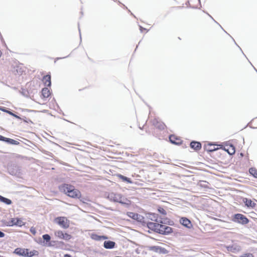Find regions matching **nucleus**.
<instances>
[{
    "label": "nucleus",
    "instance_id": "nucleus-12",
    "mask_svg": "<svg viewBox=\"0 0 257 257\" xmlns=\"http://www.w3.org/2000/svg\"><path fill=\"white\" fill-rule=\"evenodd\" d=\"M14 253L21 256L26 257L27 249L18 247L15 249Z\"/></svg>",
    "mask_w": 257,
    "mask_h": 257
},
{
    "label": "nucleus",
    "instance_id": "nucleus-17",
    "mask_svg": "<svg viewBox=\"0 0 257 257\" xmlns=\"http://www.w3.org/2000/svg\"><path fill=\"white\" fill-rule=\"evenodd\" d=\"M243 201L245 204V205L247 207H251L253 208L256 205V204L254 203L251 199H249L246 198H244L243 199Z\"/></svg>",
    "mask_w": 257,
    "mask_h": 257
},
{
    "label": "nucleus",
    "instance_id": "nucleus-33",
    "mask_svg": "<svg viewBox=\"0 0 257 257\" xmlns=\"http://www.w3.org/2000/svg\"><path fill=\"white\" fill-rule=\"evenodd\" d=\"M158 212L162 215H166L167 214L166 211L162 207H159L158 208Z\"/></svg>",
    "mask_w": 257,
    "mask_h": 257
},
{
    "label": "nucleus",
    "instance_id": "nucleus-39",
    "mask_svg": "<svg viewBox=\"0 0 257 257\" xmlns=\"http://www.w3.org/2000/svg\"><path fill=\"white\" fill-rule=\"evenodd\" d=\"M5 235V234L0 230V238L4 237Z\"/></svg>",
    "mask_w": 257,
    "mask_h": 257
},
{
    "label": "nucleus",
    "instance_id": "nucleus-14",
    "mask_svg": "<svg viewBox=\"0 0 257 257\" xmlns=\"http://www.w3.org/2000/svg\"><path fill=\"white\" fill-rule=\"evenodd\" d=\"M22 225V221L18 218H11L9 222V226L18 225L21 226Z\"/></svg>",
    "mask_w": 257,
    "mask_h": 257
},
{
    "label": "nucleus",
    "instance_id": "nucleus-2",
    "mask_svg": "<svg viewBox=\"0 0 257 257\" xmlns=\"http://www.w3.org/2000/svg\"><path fill=\"white\" fill-rule=\"evenodd\" d=\"M107 198L110 201L118 202L122 205L128 206L130 204V201L119 193H109Z\"/></svg>",
    "mask_w": 257,
    "mask_h": 257
},
{
    "label": "nucleus",
    "instance_id": "nucleus-35",
    "mask_svg": "<svg viewBox=\"0 0 257 257\" xmlns=\"http://www.w3.org/2000/svg\"><path fill=\"white\" fill-rule=\"evenodd\" d=\"M239 257H254V255L251 253H245L240 255Z\"/></svg>",
    "mask_w": 257,
    "mask_h": 257
},
{
    "label": "nucleus",
    "instance_id": "nucleus-21",
    "mask_svg": "<svg viewBox=\"0 0 257 257\" xmlns=\"http://www.w3.org/2000/svg\"><path fill=\"white\" fill-rule=\"evenodd\" d=\"M153 124L158 129L163 130L165 128L166 125L162 122H159L158 120L155 119L153 121Z\"/></svg>",
    "mask_w": 257,
    "mask_h": 257
},
{
    "label": "nucleus",
    "instance_id": "nucleus-18",
    "mask_svg": "<svg viewBox=\"0 0 257 257\" xmlns=\"http://www.w3.org/2000/svg\"><path fill=\"white\" fill-rule=\"evenodd\" d=\"M91 238L96 241H100L101 240L107 239V237L105 235H99L96 233H92L91 234Z\"/></svg>",
    "mask_w": 257,
    "mask_h": 257
},
{
    "label": "nucleus",
    "instance_id": "nucleus-24",
    "mask_svg": "<svg viewBox=\"0 0 257 257\" xmlns=\"http://www.w3.org/2000/svg\"><path fill=\"white\" fill-rule=\"evenodd\" d=\"M116 176L119 179L122 180V181L123 182H126L127 183L129 184L133 183V181H132V180L128 177H126L120 174H117Z\"/></svg>",
    "mask_w": 257,
    "mask_h": 257
},
{
    "label": "nucleus",
    "instance_id": "nucleus-40",
    "mask_svg": "<svg viewBox=\"0 0 257 257\" xmlns=\"http://www.w3.org/2000/svg\"><path fill=\"white\" fill-rule=\"evenodd\" d=\"M139 27H140V31H141V32H143V31L144 30H146V29L144 28H143V27H142L141 26H139Z\"/></svg>",
    "mask_w": 257,
    "mask_h": 257
},
{
    "label": "nucleus",
    "instance_id": "nucleus-32",
    "mask_svg": "<svg viewBox=\"0 0 257 257\" xmlns=\"http://www.w3.org/2000/svg\"><path fill=\"white\" fill-rule=\"evenodd\" d=\"M63 233H64V232L62 231H61V230H58V231H55V235L57 237H59V238H61V239H62V238L63 237H64L63 236Z\"/></svg>",
    "mask_w": 257,
    "mask_h": 257
},
{
    "label": "nucleus",
    "instance_id": "nucleus-30",
    "mask_svg": "<svg viewBox=\"0 0 257 257\" xmlns=\"http://www.w3.org/2000/svg\"><path fill=\"white\" fill-rule=\"evenodd\" d=\"M38 251L34 250L33 251H29V250L27 249V253L26 254V257H32L34 255L37 254Z\"/></svg>",
    "mask_w": 257,
    "mask_h": 257
},
{
    "label": "nucleus",
    "instance_id": "nucleus-13",
    "mask_svg": "<svg viewBox=\"0 0 257 257\" xmlns=\"http://www.w3.org/2000/svg\"><path fill=\"white\" fill-rule=\"evenodd\" d=\"M159 224V222H149L147 223V226L149 229L158 233Z\"/></svg>",
    "mask_w": 257,
    "mask_h": 257
},
{
    "label": "nucleus",
    "instance_id": "nucleus-31",
    "mask_svg": "<svg viewBox=\"0 0 257 257\" xmlns=\"http://www.w3.org/2000/svg\"><path fill=\"white\" fill-rule=\"evenodd\" d=\"M207 184H208V182L205 181H200L199 183H198V185L200 186L201 187L205 188H208L209 187L208 186Z\"/></svg>",
    "mask_w": 257,
    "mask_h": 257
},
{
    "label": "nucleus",
    "instance_id": "nucleus-10",
    "mask_svg": "<svg viewBox=\"0 0 257 257\" xmlns=\"http://www.w3.org/2000/svg\"><path fill=\"white\" fill-rule=\"evenodd\" d=\"M226 249L228 251L233 253L239 252L241 249V247L236 244H233L232 245L227 246Z\"/></svg>",
    "mask_w": 257,
    "mask_h": 257
},
{
    "label": "nucleus",
    "instance_id": "nucleus-8",
    "mask_svg": "<svg viewBox=\"0 0 257 257\" xmlns=\"http://www.w3.org/2000/svg\"><path fill=\"white\" fill-rule=\"evenodd\" d=\"M55 222L63 228H67L69 226V221L65 217H58L55 218Z\"/></svg>",
    "mask_w": 257,
    "mask_h": 257
},
{
    "label": "nucleus",
    "instance_id": "nucleus-25",
    "mask_svg": "<svg viewBox=\"0 0 257 257\" xmlns=\"http://www.w3.org/2000/svg\"><path fill=\"white\" fill-rule=\"evenodd\" d=\"M51 94L49 89L47 87L43 88L42 90V95L43 98H48Z\"/></svg>",
    "mask_w": 257,
    "mask_h": 257
},
{
    "label": "nucleus",
    "instance_id": "nucleus-3",
    "mask_svg": "<svg viewBox=\"0 0 257 257\" xmlns=\"http://www.w3.org/2000/svg\"><path fill=\"white\" fill-rule=\"evenodd\" d=\"M147 217L152 220L160 223L168 224L172 225L173 221L168 218H162L159 216V215L154 213H149L147 214Z\"/></svg>",
    "mask_w": 257,
    "mask_h": 257
},
{
    "label": "nucleus",
    "instance_id": "nucleus-16",
    "mask_svg": "<svg viewBox=\"0 0 257 257\" xmlns=\"http://www.w3.org/2000/svg\"><path fill=\"white\" fill-rule=\"evenodd\" d=\"M190 146L192 149L198 151L201 148V144L199 142L193 141L190 143Z\"/></svg>",
    "mask_w": 257,
    "mask_h": 257
},
{
    "label": "nucleus",
    "instance_id": "nucleus-29",
    "mask_svg": "<svg viewBox=\"0 0 257 257\" xmlns=\"http://www.w3.org/2000/svg\"><path fill=\"white\" fill-rule=\"evenodd\" d=\"M249 173L254 178H257V170L255 168H251L249 169Z\"/></svg>",
    "mask_w": 257,
    "mask_h": 257
},
{
    "label": "nucleus",
    "instance_id": "nucleus-41",
    "mask_svg": "<svg viewBox=\"0 0 257 257\" xmlns=\"http://www.w3.org/2000/svg\"><path fill=\"white\" fill-rule=\"evenodd\" d=\"M5 138L6 137L0 135V141H4V140L5 139Z\"/></svg>",
    "mask_w": 257,
    "mask_h": 257
},
{
    "label": "nucleus",
    "instance_id": "nucleus-23",
    "mask_svg": "<svg viewBox=\"0 0 257 257\" xmlns=\"http://www.w3.org/2000/svg\"><path fill=\"white\" fill-rule=\"evenodd\" d=\"M169 140L170 142L174 145H180L181 144V141L180 139H178L176 138L174 135H171L169 137Z\"/></svg>",
    "mask_w": 257,
    "mask_h": 257
},
{
    "label": "nucleus",
    "instance_id": "nucleus-45",
    "mask_svg": "<svg viewBox=\"0 0 257 257\" xmlns=\"http://www.w3.org/2000/svg\"><path fill=\"white\" fill-rule=\"evenodd\" d=\"M124 6V7L125 8V9H127L126 7H125L124 5H123Z\"/></svg>",
    "mask_w": 257,
    "mask_h": 257
},
{
    "label": "nucleus",
    "instance_id": "nucleus-46",
    "mask_svg": "<svg viewBox=\"0 0 257 257\" xmlns=\"http://www.w3.org/2000/svg\"><path fill=\"white\" fill-rule=\"evenodd\" d=\"M208 15L210 16V17H211L213 19V18L211 17V16L209 15V14Z\"/></svg>",
    "mask_w": 257,
    "mask_h": 257
},
{
    "label": "nucleus",
    "instance_id": "nucleus-7",
    "mask_svg": "<svg viewBox=\"0 0 257 257\" xmlns=\"http://www.w3.org/2000/svg\"><path fill=\"white\" fill-rule=\"evenodd\" d=\"M148 250L159 254H165L169 252V251L165 248L155 245L148 246Z\"/></svg>",
    "mask_w": 257,
    "mask_h": 257
},
{
    "label": "nucleus",
    "instance_id": "nucleus-5",
    "mask_svg": "<svg viewBox=\"0 0 257 257\" xmlns=\"http://www.w3.org/2000/svg\"><path fill=\"white\" fill-rule=\"evenodd\" d=\"M159 223L158 233L163 235H169L173 231V229L168 226Z\"/></svg>",
    "mask_w": 257,
    "mask_h": 257
},
{
    "label": "nucleus",
    "instance_id": "nucleus-27",
    "mask_svg": "<svg viewBox=\"0 0 257 257\" xmlns=\"http://www.w3.org/2000/svg\"><path fill=\"white\" fill-rule=\"evenodd\" d=\"M0 110L4 111V112H7V113L14 116L15 117L17 118H18V119H21V117H20L19 116H18V115L14 113L13 112L11 111L10 110H8L5 107H1L0 108Z\"/></svg>",
    "mask_w": 257,
    "mask_h": 257
},
{
    "label": "nucleus",
    "instance_id": "nucleus-28",
    "mask_svg": "<svg viewBox=\"0 0 257 257\" xmlns=\"http://www.w3.org/2000/svg\"><path fill=\"white\" fill-rule=\"evenodd\" d=\"M0 201L5 203L7 205H10L12 203L11 199L6 198L2 195H0Z\"/></svg>",
    "mask_w": 257,
    "mask_h": 257
},
{
    "label": "nucleus",
    "instance_id": "nucleus-47",
    "mask_svg": "<svg viewBox=\"0 0 257 257\" xmlns=\"http://www.w3.org/2000/svg\"><path fill=\"white\" fill-rule=\"evenodd\" d=\"M113 1H114V2H116L117 1V0H113Z\"/></svg>",
    "mask_w": 257,
    "mask_h": 257
},
{
    "label": "nucleus",
    "instance_id": "nucleus-48",
    "mask_svg": "<svg viewBox=\"0 0 257 257\" xmlns=\"http://www.w3.org/2000/svg\"><path fill=\"white\" fill-rule=\"evenodd\" d=\"M0 257H2V256H1V255H0Z\"/></svg>",
    "mask_w": 257,
    "mask_h": 257
},
{
    "label": "nucleus",
    "instance_id": "nucleus-38",
    "mask_svg": "<svg viewBox=\"0 0 257 257\" xmlns=\"http://www.w3.org/2000/svg\"><path fill=\"white\" fill-rule=\"evenodd\" d=\"M68 56H69V55L67 56H66V57H57V58H56L55 62H56V60H59V59H64L65 58L68 57Z\"/></svg>",
    "mask_w": 257,
    "mask_h": 257
},
{
    "label": "nucleus",
    "instance_id": "nucleus-1",
    "mask_svg": "<svg viewBox=\"0 0 257 257\" xmlns=\"http://www.w3.org/2000/svg\"><path fill=\"white\" fill-rule=\"evenodd\" d=\"M59 190L61 192L64 193L72 198H79L81 196L80 192L70 185L62 184L59 186Z\"/></svg>",
    "mask_w": 257,
    "mask_h": 257
},
{
    "label": "nucleus",
    "instance_id": "nucleus-9",
    "mask_svg": "<svg viewBox=\"0 0 257 257\" xmlns=\"http://www.w3.org/2000/svg\"><path fill=\"white\" fill-rule=\"evenodd\" d=\"M127 215L129 217H130L134 220H136L139 222H144L145 218L141 214H139L137 213L132 212H128L127 213Z\"/></svg>",
    "mask_w": 257,
    "mask_h": 257
},
{
    "label": "nucleus",
    "instance_id": "nucleus-34",
    "mask_svg": "<svg viewBox=\"0 0 257 257\" xmlns=\"http://www.w3.org/2000/svg\"><path fill=\"white\" fill-rule=\"evenodd\" d=\"M63 236L62 239H63L66 240H68L71 238V235L67 233H63Z\"/></svg>",
    "mask_w": 257,
    "mask_h": 257
},
{
    "label": "nucleus",
    "instance_id": "nucleus-36",
    "mask_svg": "<svg viewBox=\"0 0 257 257\" xmlns=\"http://www.w3.org/2000/svg\"><path fill=\"white\" fill-rule=\"evenodd\" d=\"M21 119L23 120L24 121L27 123H28L29 122H32L30 119L27 118L26 117H24V118H21Z\"/></svg>",
    "mask_w": 257,
    "mask_h": 257
},
{
    "label": "nucleus",
    "instance_id": "nucleus-42",
    "mask_svg": "<svg viewBox=\"0 0 257 257\" xmlns=\"http://www.w3.org/2000/svg\"><path fill=\"white\" fill-rule=\"evenodd\" d=\"M216 149L215 148L213 149H208L207 150V151L208 152H213L214 151H215Z\"/></svg>",
    "mask_w": 257,
    "mask_h": 257
},
{
    "label": "nucleus",
    "instance_id": "nucleus-15",
    "mask_svg": "<svg viewBox=\"0 0 257 257\" xmlns=\"http://www.w3.org/2000/svg\"><path fill=\"white\" fill-rule=\"evenodd\" d=\"M115 245V242L111 240L104 241L103 243V247L106 249H112Z\"/></svg>",
    "mask_w": 257,
    "mask_h": 257
},
{
    "label": "nucleus",
    "instance_id": "nucleus-43",
    "mask_svg": "<svg viewBox=\"0 0 257 257\" xmlns=\"http://www.w3.org/2000/svg\"><path fill=\"white\" fill-rule=\"evenodd\" d=\"M64 257H72V256L69 254H66L64 255Z\"/></svg>",
    "mask_w": 257,
    "mask_h": 257
},
{
    "label": "nucleus",
    "instance_id": "nucleus-20",
    "mask_svg": "<svg viewBox=\"0 0 257 257\" xmlns=\"http://www.w3.org/2000/svg\"><path fill=\"white\" fill-rule=\"evenodd\" d=\"M224 150L226 151L230 155H233L235 152V147L232 145L226 146L224 148Z\"/></svg>",
    "mask_w": 257,
    "mask_h": 257
},
{
    "label": "nucleus",
    "instance_id": "nucleus-6",
    "mask_svg": "<svg viewBox=\"0 0 257 257\" xmlns=\"http://www.w3.org/2000/svg\"><path fill=\"white\" fill-rule=\"evenodd\" d=\"M233 221L243 225L246 224L249 222L248 219L245 216L239 213L234 215Z\"/></svg>",
    "mask_w": 257,
    "mask_h": 257
},
{
    "label": "nucleus",
    "instance_id": "nucleus-44",
    "mask_svg": "<svg viewBox=\"0 0 257 257\" xmlns=\"http://www.w3.org/2000/svg\"><path fill=\"white\" fill-rule=\"evenodd\" d=\"M79 34H80V39L81 40V33H80V30L79 28Z\"/></svg>",
    "mask_w": 257,
    "mask_h": 257
},
{
    "label": "nucleus",
    "instance_id": "nucleus-22",
    "mask_svg": "<svg viewBox=\"0 0 257 257\" xmlns=\"http://www.w3.org/2000/svg\"><path fill=\"white\" fill-rule=\"evenodd\" d=\"M42 238L46 242L45 244L46 245L48 246H51L52 245L51 242H50L51 236L48 234H43L42 236Z\"/></svg>",
    "mask_w": 257,
    "mask_h": 257
},
{
    "label": "nucleus",
    "instance_id": "nucleus-19",
    "mask_svg": "<svg viewBox=\"0 0 257 257\" xmlns=\"http://www.w3.org/2000/svg\"><path fill=\"white\" fill-rule=\"evenodd\" d=\"M43 81L45 86L50 87L51 85V75H46L43 78Z\"/></svg>",
    "mask_w": 257,
    "mask_h": 257
},
{
    "label": "nucleus",
    "instance_id": "nucleus-26",
    "mask_svg": "<svg viewBox=\"0 0 257 257\" xmlns=\"http://www.w3.org/2000/svg\"><path fill=\"white\" fill-rule=\"evenodd\" d=\"M3 142H5L9 144L14 145H18L20 144V143L18 141H17L15 140H13V139H12L10 138H5V139L4 140Z\"/></svg>",
    "mask_w": 257,
    "mask_h": 257
},
{
    "label": "nucleus",
    "instance_id": "nucleus-11",
    "mask_svg": "<svg viewBox=\"0 0 257 257\" xmlns=\"http://www.w3.org/2000/svg\"><path fill=\"white\" fill-rule=\"evenodd\" d=\"M180 223L187 228H191L192 227L191 222L186 217H182L180 220Z\"/></svg>",
    "mask_w": 257,
    "mask_h": 257
},
{
    "label": "nucleus",
    "instance_id": "nucleus-4",
    "mask_svg": "<svg viewBox=\"0 0 257 257\" xmlns=\"http://www.w3.org/2000/svg\"><path fill=\"white\" fill-rule=\"evenodd\" d=\"M8 171L12 175L18 176L21 174V169L16 163H11L8 166Z\"/></svg>",
    "mask_w": 257,
    "mask_h": 257
},
{
    "label": "nucleus",
    "instance_id": "nucleus-37",
    "mask_svg": "<svg viewBox=\"0 0 257 257\" xmlns=\"http://www.w3.org/2000/svg\"><path fill=\"white\" fill-rule=\"evenodd\" d=\"M30 231H31V232L32 234H34V235H35V234H36V231L35 229L34 228H33V227L31 228V229H30Z\"/></svg>",
    "mask_w": 257,
    "mask_h": 257
}]
</instances>
